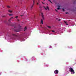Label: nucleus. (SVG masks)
Segmentation results:
<instances>
[{
	"mask_svg": "<svg viewBox=\"0 0 76 76\" xmlns=\"http://www.w3.org/2000/svg\"><path fill=\"white\" fill-rule=\"evenodd\" d=\"M42 4H45L44 3H43V2H42Z\"/></svg>",
	"mask_w": 76,
	"mask_h": 76,
	"instance_id": "cd10ccee",
	"label": "nucleus"
},
{
	"mask_svg": "<svg viewBox=\"0 0 76 76\" xmlns=\"http://www.w3.org/2000/svg\"><path fill=\"white\" fill-rule=\"evenodd\" d=\"M35 0H33V4L31 5V6L30 7V9H31H31H32V8H33V7L34 6V5L35 4Z\"/></svg>",
	"mask_w": 76,
	"mask_h": 76,
	"instance_id": "f03ea898",
	"label": "nucleus"
},
{
	"mask_svg": "<svg viewBox=\"0 0 76 76\" xmlns=\"http://www.w3.org/2000/svg\"><path fill=\"white\" fill-rule=\"evenodd\" d=\"M18 18V16H16L15 17V18H16V19H17V18Z\"/></svg>",
	"mask_w": 76,
	"mask_h": 76,
	"instance_id": "6ab92c4d",
	"label": "nucleus"
},
{
	"mask_svg": "<svg viewBox=\"0 0 76 76\" xmlns=\"http://www.w3.org/2000/svg\"><path fill=\"white\" fill-rule=\"evenodd\" d=\"M62 10H63V11H64V10H64V8H63Z\"/></svg>",
	"mask_w": 76,
	"mask_h": 76,
	"instance_id": "4be33fe9",
	"label": "nucleus"
},
{
	"mask_svg": "<svg viewBox=\"0 0 76 76\" xmlns=\"http://www.w3.org/2000/svg\"><path fill=\"white\" fill-rule=\"evenodd\" d=\"M17 20H18V22H19V20L18 19Z\"/></svg>",
	"mask_w": 76,
	"mask_h": 76,
	"instance_id": "bb28decb",
	"label": "nucleus"
},
{
	"mask_svg": "<svg viewBox=\"0 0 76 76\" xmlns=\"http://www.w3.org/2000/svg\"><path fill=\"white\" fill-rule=\"evenodd\" d=\"M49 1H50V3H52V2H51V0H49Z\"/></svg>",
	"mask_w": 76,
	"mask_h": 76,
	"instance_id": "412c9836",
	"label": "nucleus"
},
{
	"mask_svg": "<svg viewBox=\"0 0 76 76\" xmlns=\"http://www.w3.org/2000/svg\"><path fill=\"white\" fill-rule=\"evenodd\" d=\"M43 7L46 10H50V9H49V7L48 6H47L46 7H45V6Z\"/></svg>",
	"mask_w": 76,
	"mask_h": 76,
	"instance_id": "7ed1b4c3",
	"label": "nucleus"
},
{
	"mask_svg": "<svg viewBox=\"0 0 76 76\" xmlns=\"http://www.w3.org/2000/svg\"><path fill=\"white\" fill-rule=\"evenodd\" d=\"M8 11L9 12H10V13H12V11L11 10H8Z\"/></svg>",
	"mask_w": 76,
	"mask_h": 76,
	"instance_id": "1a4fd4ad",
	"label": "nucleus"
},
{
	"mask_svg": "<svg viewBox=\"0 0 76 76\" xmlns=\"http://www.w3.org/2000/svg\"><path fill=\"white\" fill-rule=\"evenodd\" d=\"M7 8H10V7L9 6H7Z\"/></svg>",
	"mask_w": 76,
	"mask_h": 76,
	"instance_id": "ddd939ff",
	"label": "nucleus"
},
{
	"mask_svg": "<svg viewBox=\"0 0 76 76\" xmlns=\"http://www.w3.org/2000/svg\"><path fill=\"white\" fill-rule=\"evenodd\" d=\"M41 23H42V24H43V23H44V21H43V20H42V19H41Z\"/></svg>",
	"mask_w": 76,
	"mask_h": 76,
	"instance_id": "6e6552de",
	"label": "nucleus"
},
{
	"mask_svg": "<svg viewBox=\"0 0 76 76\" xmlns=\"http://www.w3.org/2000/svg\"><path fill=\"white\" fill-rule=\"evenodd\" d=\"M21 13H22V14H23V15H24V14H25V12H21Z\"/></svg>",
	"mask_w": 76,
	"mask_h": 76,
	"instance_id": "2eb2a0df",
	"label": "nucleus"
},
{
	"mask_svg": "<svg viewBox=\"0 0 76 76\" xmlns=\"http://www.w3.org/2000/svg\"><path fill=\"white\" fill-rule=\"evenodd\" d=\"M6 22V21H4V22Z\"/></svg>",
	"mask_w": 76,
	"mask_h": 76,
	"instance_id": "2f4dec72",
	"label": "nucleus"
},
{
	"mask_svg": "<svg viewBox=\"0 0 76 76\" xmlns=\"http://www.w3.org/2000/svg\"><path fill=\"white\" fill-rule=\"evenodd\" d=\"M47 26V27H48V28H51V27L50 26Z\"/></svg>",
	"mask_w": 76,
	"mask_h": 76,
	"instance_id": "4468645a",
	"label": "nucleus"
},
{
	"mask_svg": "<svg viewBox=\"0 0 76 76\" xmlns=\"http://www.w3.org/2000/svg\"><path fill=\"white\" fill-rule=\"evenodd\" d=\"M15 32H19V30H15Z\"/></svg>",
	"mask_w": 76,
	"mask_h": 76,
	"instance_id": "9d476101",
	"label": "nucleus"
},
{
	"mask_svg": "<svg viewBox=\"0 0 76 76\" xmlns=\"http://www.w3.org/2000/svg\"><path fill=\"white\" fill-rule=\"evenodd\" d=\"M13 17H11L10 18L9 20H8L9 22H11V20H11V19H13Z\"/></svg>",
	"mask_w": 76,
	"mask_h": 76,
	"instance_id": "423d86ee",
	"label": "nucleus"
},
{
	"mask_svg": "<svg viewBox=\"0 0 76 76\" xmlns=\"http://www.w3.org/2000/svg\"><path fill=\"white\" fill-rule=\"evenodd\" d=\"M69 72H71V73H72V74H75V71L72 68L70 67L69 68Z\"/></svg>",
	"mask_w": 76,
	"mask_h": 76,
	"instance_id": "f257e3e1",
	"label": "nucleus"
},
{
	"mask_svg": "<svg viewBox=\"0 0 76 76\" xmlns=\"http://www.w3.org/2000/svg\"><path fill=\"white\" fill-rule=\"evenodd\" d=\"M64 23H66V25H68V24H67V22L65 21H64Z\"/></svg>",
	"mask_w": 76,
	"mask_h": 76,
	"instance_id": "9b49d317",
	"label": "nucleus"
},
{
	"mask_svg": "<svg viewBox=\"0 0 76 76\" xmlns=\"http://www.w3.org/2000/svg\"><path fill=\"white\" fill-rule=\"evenodd\" d=\"M65 13L66 14H68V13H68V12H66Z\"/></svg>",
	"mask_w": 76,
	"mask_h": 76,
	"instance_id": "a878e982",
	"label": "nucleus"
},
{
	"mask_svg": "<svg viewBox=\"0 0 76 76\" xmlns=\"http://www.w3.org/2000/svg\"><path fill=\"white\" fill-rule=\"evenodd\" d=\"M60 20H61V19H59V20H58V21H60Z\"/></svg>",
	"mask_w": 76,
	"mask_h": 76,
	"instance_id": "c85d7f7f",
	"label": "nucleus"
},
{
	"mask_svg": "<svg viewBox=\"0 0 76 76\" xmlns=\"http://www.w3.org/2000/svg\"><path fill=\"white\" fill-rule=\"evenodd\" d=\"M56 19L57 20V19H58V18H56Z\"/></svg>",
	"mask_w": 76,
	"mask_h": 76,
	"instance_id": "473e14b6",
	"label": "nucleus"
},
{
	"mask_svg": "<svg viewBox=\"0 0 76 76\" xmlns=\"http://www.w3.org/2000/svg\"><path fill=\"white\" fill-rule=\"evenodd\" d=\"M54 73L55 74H58V71L57 70H56L54 71Z\"/></svg>",
	"mask_w": 76,
	"mask_h": 76,
	"instance_id": "20e7f679",
	"label": "nucleus"
},
{
	"mask_svg": "<svg viewBox=\"0 0 76 76\" xmlns=\"http://www.w3.org/2000/svg\"><path fill=\"white\" fill-rule=\"evenodd\" d=\"M38 3H37V4H38L39 3H40V1H39L38 0Z\"/></svg>",
	"mask_w": 76,
	"mask_h": 76,
	"instance_id": "f8f14e48",
	"label": "nucleus"
},
{
	"mask_svg": "<svg viewBox=\"0 0 76 76\" xmlns=\"http://www.w3.org/2000/svg\"><path fill=\"white\" fill-rule=\"evenodd\" d=\"M57 9L58 10H59V9H60V7H58V8H57Z\"/></svg>",
	"mask_w": 76,
	"mask_h": 76,
	"instance_id": "f3484780",
	"label": "nucleus"
},
{
	"mask_svg": "<svg viewBox=\"0 0 76 76\" xmlns=\"http://www.w3.org/2000/svg\"><path fill=\"white\" fill-rule=\"evenodd\" d=\"M21 3H22V2H21Z\"/></svg>",
	"mask_w": 76,
	"mask_h": 76,
	"instance_id": "c9c22d12",
	"label": "nucleus"
},
{
	"mask_svg": "<svg viewBox=\"0 0 76 76\" xmlns=\"http://www.w3.org/2000/svg\"><path fill=\"white\" fill-rule=\"evenodd\" d=\"M27 29V28H26V27H25V28H24L25 30H26Z\"/></svg>",
	"mask_w": 76,
	"mask_h": 76,
	"instance_id": "dca6fc26",
	"label": "nucleus"
},
{
	"mask_svg": "<svg viewBox=\"0 0 76 76\" xmlns=\"http://www.w3.org/2000/svg\"><path fill=\"white\" fill-rule=\"evenodd\" d=\"M58 7H60V5H58Z\"/></svg>",
	"mask_w": 76,
	"mask_h": 76,
	"instance_id": "5701e85b",
	"label": "nucleus"
},
{
	"mask_svg": "<svg viewBox=\"0 0 76 76\" xmlns=\"http://www.w3.org/2000/svg\"><path fill=\"white\" fill-rule=\"evenodd\" d=\"M2 16V17H4H4H5V16Z\"/></svg>",
	"mask_w": 76,
	"mask_h": 76,
	"instance_id": "393cba45",
	"label": "nucleus"
},
{
	"mask_svg": "<svg viewBox=\"0 0 76 76\" xmlns=\"http://www.w3.org/2000/svg\"><path fill=\"white\" fill-rule=\"evenodd\" d=\"M13 14H9V16H12Z\"/></svg>",
	"mask_w": 76,
	"mask_h": 76,
	"instance_id": "a211bd4d",
	"label": "nucleus"
},
{
	"mask_svg": "<svg viewBox=\"0 0 76 76\" xmlns=\"http://www.w3.org/2000/svg\"><path fill=\"white\" fill-rule=\"evenodd\" d=\"M52 32H55V31H54L52 30Z\"/></svg>",
	"mask_w": 76,
	"mask_h": 76,
	"instance_id": "b1692460",
	"label": "nucleus"
},
{
	"mask_svg": "<svg viewBox=\"0 0 76 76\" xmlns=\"http://www.w3.org/2000/svg\"><path fill=\"white\" fill-rule=\"evenodd\" d=\"M24 15H21L20 16L22 17V16H23Z\"/></svg>",
	"mask_w": 76,
	"mask_h": 76,
	"instance_id": "aec40b11",
	"label": "nucleus"
},
{
	"mask_svg": "<svg viewBox=\"0 0 76 76\" xmlns=\"http://www.w3.org/2000/svg\"><path fill=\"white\" fill-rule=\"evenodd\" d=\"M55 10L56 12H58L57 10L56 9Z\"/></svg>",
	"mask_w": 76,
	"mask_h": 76,
	"instance_id": "c756f323",
	"label": "nucleus"
},
{
	"mask_svg": "<svg viewBox=\"0 0 76 76\" xmlns=\"http://www.w3.org/2000/svg\"><path fill=\"white\" fill-rule=\"evenodd\" d=\"M44 1H45V0H44Z\"/></svg>",
	"mask_w": 76,
	"mask_h": 76,
	"instance_id": "f704fd0d",
	"label": "nucleus"
},
{
	"mask_svg": "<svg viewBox=\"0 0 76 76\" xmlns=\"http://www.w3.org/2000/svg\"><path fill=\"white\" fill-rule=\"evenodd\" d=\"M48 0V1H50V0Z\"/></svg>",
	"mask_w": 76,
	"mask_h": 76,
	"instance_id": "72a5a7b5",
	"label": "nucleus"
},
{
	"mask_svg": "<svg viewBox=\"0 0 76 76\" xmlns=\"http://www.w3.org/2000/svg\"><path fill=\"white\" fill-rule=\"evenodd\" d=\"M41 16H42V19L43 20H44L45 19V18H44V15H43V13H41Z\"/></svg>",
	"mask_w": 76,
	"mask_h": 76,
	"instance_id": "39448f33",
	"label": "nucleus"
},
{
	"mask_svg": "<svg viewBox=\"0 0 76 76\" xmlns=\"http://www.w3.org/2000/svg\"><path fill=\"white\" fill-rule=\"evenodd\" d=\"M12 35L14 37H18V36L15 34H12Z\"/></svg>",
	"mask_w": 76,
	"mask_h": 76,
	"instance_id": "0eeeda50",
	"label": "nucleus"
},
{
	"mask_svg": "<svg viewBox=\"0 0 76 76\" xmlns=\"http://www.w3.org/2000/svg\"><path fill=\"white\" fill-rule=\"evenodd\" d=\"M16 7H18V6H16Z\"/></svg>",
	"mask_w": 76,
	"mask_h": 76,
	"instance_id": "7c9ffc66",
	"label": "nucleus"
}]
</instances>
